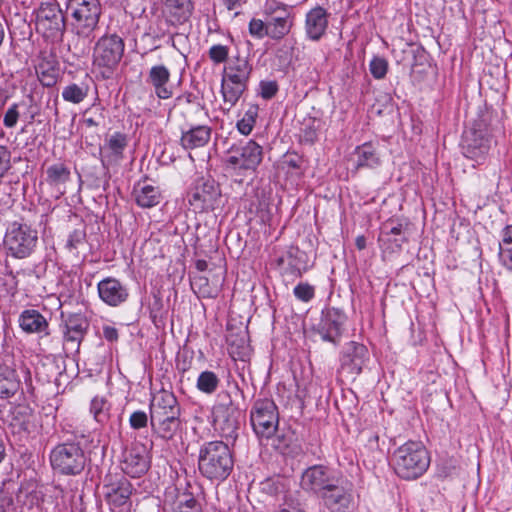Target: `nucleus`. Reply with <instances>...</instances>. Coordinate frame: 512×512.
Wrapping results in <instances>:
<instances>
[{
    "mask_svg": "<svg viewBox=\"0 0 512 512\" xmlns=\"http://www.w3.org/2000/svg\"><path fill=\"white\" fill-rule=\"evenodd\" d=\"M66 9L73 20L74 53L78 56L85 55L98 28L102 14L101 3L99 0H68Z\"/></svg>",
    "mask_w": 512,
    "mask_h": 512,
    "instance_id": "obj_1",
    "label": "nucleus"
},
{
    "mask_svg": "<svg viewBox=\"0 0 512 512\" xmlns=\"http://www.w3.org/2000/svg\"><path fill=\"white\" fill-rule=\"evenodd\" d=\"M252 429L262 445L271 446L281 454L286 453L284 437L277 435L279 414L275 403L270 399H258L250 410Z\"/></svg>",
    "mask_w": 512,
    "mask_h": 512,
    "instance_id": "obj_2",
    "label": "nucleus"
},
{
    "mask_svg": "<svg viewBox=\"0 0 512 512\" xmlns=\"http://www.w3.org/2000/svg\"><path fill=\"white\" fill-rule=\"evenodd\" d=\"M234 457L228 444L214 440L204 442L198 453V470L201 476L213 483L225 481L233 471Z\"/></svg>",
    "mask_w": 512,
    "mask_h": 512,
    "instance_id": "obj_3",
    "label": "nucleus"
},
{
    "mask_svg": "<svg viewBox=\"0 0 512 512\" xmlns=\"http://www.w3.org/2000/svg\"><path fill=\"white\" fill-rule=\"evenodd\" d=\"M390 464L398 477L415 480L429 468L430 455L422 442L409 440L393 451Z\"/></svg>",
    "mask_w": 512,
    "mask_h": 512,
    "instance_id": "obj_4",
    "label": "nucleus"
},
{
    "mask_svg": "<svg viewBox=\"0 0 512 512\" xmlns=\"http://www.w3.org/2000/svg\"><path fill=\"white\" fill-rule=\"evenodd\" d=\"M83 438V434H74L51 449L49 462L55 473L63 476H77L83 472L88 461L81 443Z\"/></svg>",
    "mask_w": 512,
    "mask_h": 512,
    "instance_id": "obj_5",
    "label": "nucleus"
},
{
    "mask_svg": "<svg viewBox=\"0 0 512 512\" xmlns=\"http://www.w3.org/2000/svg\"><path fill=\"white\" fill-rule=\"evenodd\" d=\"M124 47L123 39L117 34H106L96 41L92 65L103 79H109L113 75L123 57Z\"/></svg>",
    "mask_w": 512,
    "mask_h": 512,
    "instance_id": "obj_6",
    "label": "nucleus"
},
{
    "mask_svg": "<svg viewBox=\"0 0 512 512\" xmlns=\"http://www.w3.org/2000/svg\"><path fill=\"white\" fill-rule=\"evenodd\" d=\"M342 477L335 469L321 464L306 468L302 475L300 485L304 491L322 496Z\"/></svg>",
    "mask_w": 512,
    "mask_h": 512,
    "instance_id": "obj_7",
    "label": "nucleus"
},
{
    "mask_svg": "<svg viewBox=\"0 0 512 512\" xmlns=\"http://www.w3.org/2000/svg\"><path fill=\"white\" fill-rule=\"evenodd\" d=\"M37 232L26 224L12 223L8 228L4 244L11 255L16 258H25L31 254L37 243Z\"/></svg>",
    "mask_w": 512,
    "mask_h": 512,
    "instance_id": "obj_8",
    "label": "nucleus"
},
{
    "mask_svg": "<svg viewBox=\"0 0 512 512\" xmlns=\"http://www.w3.org/2000/svg\"><path fill=\"white\" fill-rule=\"evenodd\" d=\"M36 30L48 39H56L63 35L65 18L58 4H41L36 15Z\"/></svg>",
    "mask_w": 512,
    "mask_h": 512,
    "instance_id": "obj_9",
    "label": "nucleus"
},
{
    "mask_svg": "<svg viewBox=\"0 0 512 512\" xmlns=\"http://www.w3.org/2000/svg\"><path fill=\"white\" fill-rule=\"evenodd\" d=\"M263 158L262 147L253 140L239 147H232L226 159L228 168L234 171H255Z\"/></svg>",
    "mask_w": 512,
    "mask_h": 512,
    "instance_id": "obj_10",
    "label": "nucleus"
},
{
    "mask_svg": "<svg viewBox=\"0 0 512 512\" xmlns=\"http://www.w3.org/2000/svg\"><path fill=\"white\" fill-rule=\"evenodd\" d=\"M319 498L329 512H348L354 504L353 485L342 476Z\"/></svg>",
    "mask_w": 512,
    "mask_h": 512,
    "instance_id": "obj_11",
    "label": "nucleus"
},
{
    "mask_svg": "<svg viewBox=\"0 0 512 512\" xmlns=\"http://www.w3.org/2000/svg\"><path fill=\"white\" fill-rule=\"evenodd\" d=\"M9 426L20 439L35 438L40 430V417L30 407L19 405L11 411Z\"/></svg>",
    "mask_w": 512,
    "mask_h": 512,
    "instance_id": "obj_12",
    "label": "nucleus"
},
{
    "mask_svg": "<svg viewBox=\"0 0 512 512\" xmlns=\"http://www.w3.org/2000/svg\"><path fill=\"white\" fill-rule=\"evenodd\" d=\"M489 147V139L483 130L471 127L464 132L462 140L463 154L475 161L476 164L484 163Z\"/></svg>",
    "mask_w": 512,
    "mask_h": 512,
    "instance_id": "obj_13",
    "label": "nucleus"
},
{
    "mask_svg": "<svg viewBox=\"0 0 512 512\" xmlns=\"http://www.w3.org/2000/svg\"><path fill=\"white\" fill-rule=\"evenodd\" d=\"M150 463L147 447L144 444L135 443L124 452L122 471L132 478H138L149 470Z\"/></svg>",
    "mask_w": 512,
    "mask_h": 512,
    "instance_id": "obj_14",
    "label": "nucleus"
},
{
    "mask_svg": "<svg viewBox=\"0 0 512 512\" xmlns=\"http://www.w3.org/2000/svg\"><path fill=\"white\" fill-rule=\"evenodd\" d=\"M220 197L219 185L214 180H205L195 188L189 203L197 211L213 210Z\"/></svg>",
    "mask_w": 512,
    "mask_h": 512,
    "instance_id": "obj_15",
    "label": "nucleus"
},
{
    "mask_svg": "<svg viewBox=\"0 0 512 512\" xmlns=\"http://www.w3.org/2000/svg\"><path fill=\"white\" fill-rule=\"evenodd\" d=\"M367 359V348L363 344L351 341L343 349L340 358L341 369L351 375H359Z\"/></svg>",
    "mask_w": 512,
    "mask_h": 512,
    "instance_id": "obj_16",
    "label": "nucleus"
},
{
    "mask_svg": "<svg viewBox=\"0 0 512 512\" xmlns=\"http://www.w3.org/2000/svg\"><path fill=\"white\" fill-rule=\"evenodd\" d=\"M149 412L150 419L180 415V406L175 395L163 389L152 396Z\"/></svg>",
    "mask_w": 512,
    "mask_h": 512,
    "instance_id": "obj_17",
    "label": "nucleus"
},
{
    "mask_svg": "<svg viewBox=\"0 0 512 512\" xmlns=\"http://www.w3.org/2000/svg\"><path fill=\"white\" fill-rule=\"evenodd\" d=\"M105 498L112 510L128 505L133 491L132 484L124 476L105 485Z\"/></svg>",
    "mask_w": 512,
    "mask_h": 512,
    "instance_id": "obj_18",
    "label": "nucleus"
},
{
    "mask_svg": "<svg viewBox=\"0 0 512 512\" xmlns=\"http://www.w3.org/2000/svg\"><path fill=\"white\" fill-rule=\"evenodd\" d=\"M100 298L110 306L123 303L128 297V291L122 283L115 278H106L98 283Z\"/></svg>",
    "mask_w": 512,
    "mask_h": 512,
    "instance_id": "obj_19",
    "label": "nucleus"
},
{
    "mask_svg": "<svg viewBox=\"0 0 512 512\" xmlns=\"http://www.w3.org/2000/svg\"><path fill=\"white\" fill-rule=\"evenodd\" d=\"M153 434L163 440H172L181 427L180 415L150 419Z\"/></svg>",
    "mask_w": 512,
    "mask_h": 512,
    "instance_id": "obj_20",
    "label": "nucleus"
},
{
    "mask_svg": "<svg viewBox=\"0 0 512 512\" xmlns=\"http://www.w3.org/2000/svg\"><path fill=\"white\" fill-rule=\"evenodd\" d=\"M170 72L164 65L152 66L148 74V82L153 86L155 94L160 99L172 97V90L167 86Z\"/></svg>",
    "mask_w": 512,
    "mask_h": 512,
    "instance_id": "obj_21",
    "label": "nucleus"
},
{
    "mask_svg": "<svg viewBox=\"0 0 512 512\" xmlns=\"http://www.w3.org/2000/svg\"><path fill=\"white\" fill-rule=\"evenodd\" d=\"M327 12L318 6L311 9L306 15V32L312 40L320 39L327 28Z\"/></svg>",
    "mask_w": 512,
    "mask_h": 512,
    "instance_id": "obj_22",
    "label": "nucleus"
},
{
    "mask_svg": "<svg viewBox=\"0 0 512 512\" xmlns=\"http://www.w3.org/2000/svg\"><path fill=\"white\" fill-rule=\"evenodd\" d=\"M133 194L137 204L143 208L158 205L162 198L159 188L146 181L137 183L134 187Z\"/></svg>",
    "mask_w": 512,
    "mask_h": 512,
    "instance_id": "obj_23",
    "label": "nucleus"
},
{
    "mask_svg": "<svg viewBox=\"0 0 512 512\" xmlns=\"http://www.w3.org/2000/svg\"><path fill=\"white\" fill-rule=\"evenodd\" d=\"M210 137L211 128L206 125H199L182 134L181 144L185 149H195L205 146Z\"/></svg>",
    "mask_w": 512,
    "mask_h": 512,
    "instance_id": "obj_24",
    "label": "nucleus"
},
{
    "mask_svg": "<svg viewBox=\"0 0 512 512\" xmlns=\"http://www.w3.org/2000/svg\"><path fill=\"white\" fill-rule=\"evenodd\" d=\"M247 83L231 79L224 75L221 84V92L227 110H230L240 99L245 91Z\"/></svg>",
    "mask_w": 512,
    "mask_h": 512,
    "instance_id": "obj_25",
    "label": "nucleus"
},
{
    "mask_svg": "<svg viewBox=\"0 0 512 512\" xmlns=\"http://www.w3.org/2000/svg\"><path fill=\"white\" fill-rule=\"evenodd\" d=\"M20 388V381L13 369L0 367V398H12Z\"/></svg>",
    "mask_w": 512,
    "mask_h": 512,
    "instance_id": "obj_26",
    "label": "nucleus"
},
{
    "mask_svg": "<svg viewBox=\"0 0 512 512\" xmlns=\"http://www.w3.org/2000/svg\"><path fill=\"white\" fill-rule=\"evenodd\" d=\"M166 6L171 17L180 24L189 20L194 9L191 0H166Z\"/></svg>",
    "mask_w": 512,
    "mask_h": 512,
    "instance_id": "obj_27",
    "label": "nucleus"
},
{
    "mask_svg": "<svg viewBox=\"0 0 512 512\" xmlns=\"http://www.w3.org/2000/svg\"><path fill=\"white\" fill-rule=\"evenodd\" d=\"M251 73V67L245 57H235L229 66L225 69L224 75L231 79H235L247 83Z\"/></svg>",
    "mask_w": 512,
    "mask_h": 512,
    "instance_id": "obj_28",
    "label": "nucleus"
},
{
    "mask_svg": "<svg viewBox=\"0 0 512 512\" xmlns=\"http://www.w3.org/2000/svg\"><path fill=\"white\" fill-rule=\"evenodd\" d=\"M245 332L234 339L233 335H229L227 337V342L229 345V353L235 359H239L244 361L250 352V346L248 343L247 329L248 323L245 325Z\"/></svg>",
    "mask_w": 512,
    "mask_h": 512,
    "instance_id": "obj_29",
    "label": "nucleus"
},
{
    "mask_svg": "<svg viewBox=\"0 0 512 512\" xmlns=\"http://www.w3.org/2000/svg\"><path fill=\"white\" fill-rule=\"evenodd\" d=\"M355 153L357 155V169L361 167L374 168L380 164V158L371 143L358 146Z\"/></svg>",
    "mask_w": 512,
    "mask_h": 512,
    "instance_id": "obj_30",
    "label": "nucleus"
},
{
    "mask_svg": "<svg viewBox=\"0 0 512 512\" xmlns=\"http://www.w3.org/2000/svg\"><path fill=\"white\" fill-rule=\"evenodd\" d=\"M313 330L323 341L336 343L342 334V322H318Z\"/></svg>",
    "mask_w": 512,
    "mask_h": 512,
    "instance_id": "obj_31",
    "label": "nucleus"
},
{
    "mask_svg": "<svg viewBox=\"0 0 512 512\" xmlns=\"http://www.w3.org/2000/svg\"><path fill=\"white\" fill-rule=\"evenodd\" d=\"M191 286L195 293L204 298H214L219 292L218 283H211L206 276H194Z\"/></svg>",
    "mask_w": 512,
    "mask_h": 512,
    "instance_id": "obj_32",
    "label": "nucleus"
},
{
    "mask_svg": "<svg viewBox=\"0 0 512 512\" xmlns=\"http://www.w3.org/2000/svg\"><path fill=\"white\" fill-rule=\"evenodd\" d=\"M499 258L505 267L512 270V225L503 230L502 241L499 244Z\"/></svg>",
    "mask_w": 512,
    "mask_h": 512,
    "instance_id": "obj_33",
    "label": "nucleus"
},
{
    "mask_svg": "<svg viewBox=\"0 0 512 512\" xmlns=\"http://www.w3.org/2000/svg\"><path fill=\"white\" fill-rule=\"evenodd\" d=\"M220 379L213 371H202L196 381V388L207 395H211L218 389Z\"/></svg>",
    "mask_w": 512,
    "mask_h": 512,
    "instance_id": "obj_34",
    "label": "nucleus"
},
{
    "mask_svg": "<svg viewBox=\"0 0 512 512\" xmlns=\"http://www.w3.org/2000/svg\"><path fill=\"white\" fill-rule=\"evenodd\" d=\"M36 73L45 87H52L57 83L58 69L48 61H41L36 67Z\"/></svg>",
    "mask_w": 512,
    "mask_h": 512,
    "instance_id": "obj_35",
    "label": "nucleus"
},
{
    "mask_svg": "<svg viewBox=\"0 0 512 512\" xmlns=\"http://www.w3.org/2000/svg\"><path fill=\"white\" fill-rule=\"evenodd\" d=\"M88 93V85L71 83L63 88L62 98L67 102L79 104L87 97Z\"/></svg>",
    "mask_w": 512,
    "mask_h": 512,
    "instance_id": "obj_36",
    "label": "nucleus"
},
{
    "mask_svg": "<svg viewBox=\"0 0 512 512\" xmlns=\"http://www.w3.org/2000/svg\"><path fill=\"white\" fill-rule=\"evenodd\" d=\"M127 146V137L126 135L116 132L109 137L107 140L103 151L107 152L109 156L118 159L122 157L123 151Z\"/></svg>",
    "mask_w": 512,
    "mask_h": 512,
    "instance_id": "obj_37",
    "label": "nucleus"
},
{
    "mask_svg": "<svg viewBox=\"0 0 512 512\" xmlns=\"http://www.w3.org/2000/svg\"><path fill=\"white\" fill-rule=\"evenodd\" d=\"M291 23L287 14L277 16L268 22V36L273 39H281L290 31Z\"/></svg>",
    "mask_w": 512,
    "mask_h": 512,
    "instance_id": "obj_38",
    "label": "nucleus"
},
{
    "mask_svg": "<svg viewBox=\"0 0 512 512\" xmlns=\"http://www.w3.org/2000/svg\"><path fill=\"white\" fill-rule=\"evenodd\" d=\"M47 181L51 185H60L66 183L70 178L69 169L61 163L54 164L47 169Z\"/></svg>",
    "mask_w": 512,
    "mask_h": 512,
    "instance_id": "obj_39",
    "label": "nucleus"
},
{
    "mask_svg": "<svg viewBox=\"0 0 512 512\" xmlns=\"http://www.w3.org/2000/svg\"><path fill=\"white\" fill-rule=\"evenodd\" d=\"M109 403L102 397H94L91 401L90 412L96 422L103 424L109 418Z\"/></svg>",
    "mask_w": 512,
    "mask_h": 512,
    "instance_id": "obj_40",
    "label": "nucleus"
},
{
    "mask_svg": "<svg viewBox=\"0 0 512 512\" xmlns=\"http://www.w3.org/2000/svg\"><path fill=\"white\" fill-rule=\"evenodd\" d=\"M258 116V106L250 105L244 116L237 122V128L243 135H249L256 123Z\"/></svg>",
    "mask_w": 512,
    "mask_h": 512,
    "instance_id": "obj_41",
    "label": "nucleus"
},
{
    "mask_svg": "<svg viewBox=\"0 0 512 512\" xmlns=\"http://www.w3.org/2000/svg\"><path fill=\"white\" fill-rule=\"evenodd\" d=\"M170 512H201V506L192 495L182 494Z\"/></svg>",
    "mask_w": 512,
    "mask_h": 512,
    "instance_id": "obj_42",
    "label": "nucleus"
},
{
    "mask_svg": "<svg viewBox=\"0 0 512 512\" xmlns=\"http://www.w3.org/2000/svg\"><path fill=\"white\" fill-rule=\"evenodd\" d=\"M49 322H20V327L27 334H38L39 337L49 335Z\"/></svg>",
    "mask_w": 512,
    "mask_h": 512,
    "instance_id": "obj_43",
    "label": "nucleus"
},
{
    "mask_svg": "<svg viewBox=\"0 0 512 512\" xmlns=\"http://www.w3.org/2000/svg\"><path fill=\"white\" fill-rule=\"evenodd\" d=\"M148 423H150V415L148 416V414L142 410L134 411L129 417V425L134 430L145 428Z\"/></svg>",
    "mask_w": 512,
    "mask_h": 512,
    "instance_id": "obj_44",
    "label": "nucleus"
},
{
    "mask_svg": "<svg viewBox=\"0 0 512 512\" xmlns=\"http://www.w3.org/2000/svg\"><path fill=\"white\" fill-rule=\"evenodd\" d=\"M388 63L384 58L375 57L370 62V72L376 79H382L387 74Z\"/></svg>",
    "mask_w": 512,
    "mask_h": 512,
    "instance_id": "obj_45",
    "label": "nucleus"
},
{
    "mask_svg": "<svg viewBox=\"0 0 512 512\" xmlns=\"http://www.w3.org/2000/svg\"><path fill=\"white\" fill-rule=\"evenodd\" d=\"M208 54L210 59L214 63L219 64L227 60L229 49L227 46L224 45H213L212 47H210Z\"/></svg>",
    "mask_w": 512,
    "mask_h": 512,
    "instance_id": "obj_46",
    "label": "nucleus"
},
{
    "mask_svg": "<svg viewBox=\"0 0 512 512\" xmlns=\"http://www.w3.org/2000/svg\"><path fill=\"white\" fill-rule=\"evenodd\" d=\"M315 294V289L312 285L308 283H299L294 288V295L301 301L308 302L310 301Z\"/></svg>",
    "mask_w": 512,
    "mask_h": 512,
    "instance_id": "obj_47",
    "label": "nucleus"
},
{
    "mask_svg": "<svg viewBox=\"0 0 512 512\" xmlns=\"http://www.w3.org/2000/svg\"><path fill=\"white\" fill-rule=\"evenodd\" d=\"M249 32L252 36L263 38L268 35V23L265 24L260 19H252L249 23Z\"/></svg>",
    "mask_w": 512,
    "mask_h": 512,
    "instance_id": "obj_48",
    "label": "nucleus"
},
{
    "mask_svg": "<svg viewBox=\"0 0 512 512\" xmlns=\"http://www.w3.org/2000/svg\"><path fill=\"white\" fill-rule=\"evenodd\" d=\"M18 119H19L18 104H13L6 111L4 118H3V123L7 128H13L16 126Z\"/></svg>",
    "mask_w": 512,
    "mask_h": 512,
    "instance_id": "obj_49",
    "label": "nucleus"
},
{
    "mask_svg": "<svg viewBox=\"0 0 512 512\" xmlns=\"http://www.w3.org/2000/svg\"><path fill=\"white\" fill-rule=\"evenodd\" d=\"M11 168V153L7 147L0 145V178Z\"/></svg>",
    "mask_w": 512,
    "mask_h": 512,
    "instance_id": "obj_50",
    "label": "nucleus"
},
{
    "mask_svg": "<svg viewBox=\"0 0 512 512\" xmlns=\"http://www.w3.org/2000/svg\"><path fill=\"white\" fill-rule=\"evenodd\" d=\"M85 239V232L82 229L74 230L67 240V247L70 250L77 249L80 244L83 243Z\"/></svg>",
    "mask_w": 512,
    "mask_h": 512,
    "instance_id": "obj_51",
    "label": "nucleus"
},
{
    "mask_svg": "<svg viewBox=\"0 0 512 512\" xmlns=\"http://www.w3.org/2000/svg\"><path fill=\"white\" fill-rule=\"evenodd\" d=\"M264 11L268 15H272L277 12H281L283 15L287 14L286 6L277 0H266Z\"/></svg>",
    "mask_w": 512,
    "mask_h": 512,
    "instance_id": "obj_52",
    "label": "nucleus"
},
{
    "mask_svg": "<svg viewBox=\"0 0 512 512\" xmlns=\"http://www.w3.org/2000/svg\"><path fill=\"white\" fill-rule=\"evenodd\" d=\"M260 88H261V96L264 99L272 98L278 91V86H277L276 82H274V81L261 82Z\"/></svg>",
    "mask_w": 512,
    "mask_h": 512,
    "instance_id": "obj_53",
    "label": "nucleus"
},
{
    "mask_svg": "<svg viewBox=\"0 0 512 512\" xmlns=\"http://www.w3.org/2000/svg\"><path fill=\"white\" fill-rule=\"evenodd\" d=\"M219 397L227 398L228 402L226 404H219L215 407L216 421H219L220 417L224 416V413L228 412L232 407V401L228 393L220 394Z\"/></svg>",
    "mask_w": 512,
    "mask_h": 512,
    "instance_id": "obj_54",
    "label": "nucleus"
},
{
    "mask_svg": "<svg viewBox=\"0 0 512 512\" xmlns=\"http://www.w3.org/2000/svg\"><path fill=\"white\" fill-rule=\"evenodd\" d=\"M64 339L66 342L79 343L83 338L82 334H80V330H71L68 327H63Z\"/></svg>",
    "mask_w": 512,
    "mask_h": 512,
    "instance_id": "obj_55",
    "label": "nucleus"
},
{
    "mask_svg": "<svg viewBox=\"0 0 512 512\" xmlns=\"http://www.w3.org/2000/svg\"><path fill=\"white\" fill-rule=\"evenodd\" d=\"M278 512H304L299 503L293 500L285 499L284 503L280 505Z\"/></svg>",
    "mask_w": 512,
    "mask_h": 512,
    "instance_id": "obj_56",
    "label": "nucleus"
},
{
    "mask_svg": "<svg viewBox=\"0 0 512 512\" xmlns=\"http://www.w3.org/2000/svg\"><path fill=\"white\" fill-rule=\"evenodd\" d=\"M421 324L422 322H411L410 331L412 333L414 343H421L425 338V336L421 332Z\"/></svg>",
    "mask_w": 512,
    "mask_h": 512,
    "instance_id": "obj_57",
    "label": "nucleus"
},
{
    "mask_svg": "<svg viewBox=\"0 0 512 512\" xmlns=\"http://www.w3.org/2000/svg\"><path fill=\"white\" fill-rule=\"evenodd\" d=\"M46 320L45 316L41 315L37 310L35 309H27L24 310L20 315V320Z\"/></svg>",
    "mask_w": 512,
    "mask_h": 512,
    "instance_id": "obj_58",
    "label": "nucleus"
},
{
    "mask_svg": "<svg viewBox=\"0 0 512 512\" xmlns=\"http://www.w3.org/2000/svg\"><path fill=\"white\" fill-rule=\"evenodd\" d=\"M64 326L71 330H80V334L84 336V333L88 327V322H64Z\"/></svg>",
    "mask_w": 512,
    "mask_h": 512,
    "instance_id": "obj_59",
    "label": "nucleus"
},
{
    "mask_svg": "<svg viewBox=\"0 0 512 512\" xmlns=\"http://www.w3.org/2000/svg\"><path fill=\"white\" fill-rule=\"evenodd\" d=\"M103 335H104V338L110 342L116 341L118 338L117 330L111 326H105L103 328Z\"/></svg>",
    "mask_w": 512,
    "mask_h": 512,
    "instance_id": "obj_60",
    "label": "nucleus"
},
{
    "mask_svg": "<svg viewBox=\"0 0 512 512\" xmlns=\"http://www.w3.org/2000/svg\"><path fill=\"white\" fill-rule=\"evenodd\" d=\"M225 425H226V427H222V431L226 435L231 436L234 433V431L236 430V428H237L236 420L232 419L230 417H227V419L225 420Z\"/></svg>",
    "mask_w": 512,
    "mask_h": 512,
    "instance_id": "obj_61",
    "label": "nucleus"
},
{
    "mask_svg": "<svg viewBox=\"0 0 512 512\" xmlns=\"http://www.w3.org/2000/svg\"><path fill=\"white\" fill-rule=\"evenodd\" d=\"M355 245L359 250H363L366 247V238L363 235H360L355 240Z\"/></svg>",
    "mask_w": 512,
    "mask_h": 512,
    "instance_id": "obj_62",
    "label": "nucleus"
},
{
    "mask_svg": "<svg viewBox=\"0 0 512 512\" xmlns=\"http://www.w3.org/2000/svg\"><path fill=\"white\" fill-rule=\"evenodd\" d=\"M316 132L315 130H312V129H309V130H306L305 133H304V137L307 141L309 142H314V140L316 139Z\"/></svg>",
    "mask_w": 512,
    "mask_h": 512,
    "instance_id": "obj_63",
    "label": "nucleus"
},
{
    "mask_svg": "<svg viewBox=\"0 0 512 512\" xmlns=\"http://www.w3.org/2000/svg\"><path fill=\"white\" fill-rule=\"evenodd\" d=\"M195 266L198 271L203 272V271L207 270L208 263L205 260L200 259V260L196 261Z\"/></svg>",
    "mask_w": 512,
    "mask_h": 512,
    "instance_id": "obj_64",
    "label": "nucleus"
}]
</instances>
